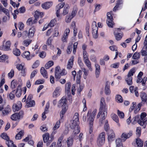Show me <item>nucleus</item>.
Segmentation results:
<instances>
[{"mask_svg":"<svg viewBox=\"0 0 147 147\" xmlns=\"http://www.w3.org/2000/svg\"><path fill=\"white\" fill-rule=\"evenodd\" d=\"M30 53L26 51L23 54V57L26 58L28 60H30L32 58V57L30 55Z\"/></svg>","mask_w":147,"mask_h":147,"instance_id":"obj_27","label":"nucleus"},{"mask_svg":"<svg viewBox=\"0 0 147 147\" xmlns=\"http://www.w3.org/2000/svg\"><path fill=\"white\" fill-rule=\"evenodd\" d=\"M11 43L10 41L6 42L5 45H3L0 47V49L5 51H8L10 50Z\"/></svg>","mask_w":147,"mask_h":147,"instance_id":"obj_15","label":"nucleus"},{"mask_svg":"<svg viewBox=\"0 0 147 147\" xmlns=\"http://www.w3.org/2000/svg\"><path fill=\"white\" fill-rule=\"evenodd\" d=\"M129 90L130 92H138V88L137 87H134L133 86H131L129 87Z\"/></svg>","mask_w":147,"mask_h":147,"instance_id":"obj_49","label":"nucleus"},{"mask_svg":"<svg viewBox=\"0 0 147 147\" xmlns=\"http://www.w3.org/2000/svg\"><path fill=\"white\" fill-rule=\"evenodd\" d=\"M72 121H74L75 122H76L77 123H79V120L78 117V114L77 113H75L74 115Z\"/></svg>","mask_w":147,"mask_h":147,"instance_id":"obj_32","label":"nucleus"},{"mask_svg":"<svg viewBox=\"0 0 147 147\" xmlns=\"http://www.w3.org/2000/svg\"><path fill=\"white\" fill-rule=\"evenodd\" d=\"M22 106L21 102L20 101H18L16 104H14L12 106L13 111L15 112L18 111L21 109Z\"/></svg>","mask_w":147,"mask_h":147,"instance_id":"obj_14","label":"nucleus"},{"mask_svg":"<svg viewBox=\"0 0 147 147\" xmlns=\"http://www.w3.org/2000/svg\"><path fill=\"white\" fill-rule=\"evenodd\" d=\"M68 37V36H67V35H65L63 34L61 38V40L62 42H67Z\"/></svg>","mask_w":147,"mask_h":147,"instance_id":"obj_64","label":"nucleus"},{"mask_svg":"<svg viewBox=\"0 0 147 147\" xmlns=\"http://www.w3.org/2000/svg\"><path fill=\"white\" fill-rule=\"evenodd\" d=\"M71 84L70 82H68L65 85V91L67 92H70L71 89Z\"/></svg>","mask_w":147,"mask_h":147,"instance_id":"obj_40","label":"nucleus"},{"mask_svg":"<svg viewBox=\"0 0 147 147\" xmlns=\"http://www.w3.org/2000/svg\"><path fill=\"white\" fill-rule=\"evenodd\" d=\"M82 70L84 73L83 75L84 78L86 79V76L88 75V71L86 70L85 68H82Z\"/></svg>","mask_w":147,"mask_h":147,"instance_id":"obj_60","label":"nucleus"},{"mask_svg":"<svg viewBox=\"0 0 147 147\" xmlns=\"http://www.w3.org/2000/svg\"><path fill=\"white\" fill-rule=\"evenodd\" d=\"M78 43L77 42H75L73 45V53L74 54H75L76 52V49L77 47Z\"/></svg>","mask_w":147,"mask_h":147,"instance_id":"obj_61","label":"nucleus"},{"mask_svg":"<svg viewBox=\"0 0 147 147\" xmlns=\"http://www.w3.org/2000/svg\"><path fill=\"white\" fill-rule=\"evenodd\" d=\"M78 11V9L76 7H74L72 11L71 15H70L71 18H73L76 15L77 11Z\"/></svg>","mask_w":147,"mask_h":147,"instance_id":"obj_44","label":"nucleus"},{"mask_svg":"<svg viewBox=\"0 0 147 147\" xmlns=\"http://www.w3.org/2000/svg\"><path fill=\"white\" fill-rule=\"evenodd\" d=\"M111 116L113 120L117 123L118 126H120V125L119 123V120L117 115L116 114L113 113L111 114Z\"/></svg>","mask_w":147,"mask_h":147,"instance_id":"obj_26","label":"nucleus"},{"mask_svg":"<svg viewBox=\"0 0 147 147\" xmlns=\"http://www.w3.org/2000/svg\"><path fill=\"white\" fill-rule=\"evenodd\" d=\"M140 57V53L138 52L135 53L132 56V58L134 59H139Z\"/></svg>","mask_w":147,"mask_h":147,"instance_id":"obj_42","label":"nucleus"},{"mask_svg":"<svg viewBox=\"0 0 147 147\" xmlns=\"http://www.w3.org/2000/svg\"><path fill=\"white\" fill-rule=\"evenodd\" d=\"M108 139L109 141H111L115 137V135L114 131L112 129H110L108 131Z\"/></svg>","mask_w":147,"mask_h":147,"instance_id":"obj_13","label":"nucleus"},{"mask_svg":"<svg viewBox=\"0 0 147 147\" xmlns=\"http://www.w3.org/2000/svg\"><path fill=\"white\" fill-rule=\"evenodd\" d=\"M13 53L14 55L17 56H19L21 54V52L20 50L16 48L13 49Z\"/></svg>","mask_w":147,"mask_h":147,"instance_id":"obj_35","label":"nucleus"},{"mask_svg":"<svg viewBox=\"0 0 147 147\" xmlns=\"http://www.w3.org/2000/svg\"><path fill=\"white\" fill-rule=\"evenodd\" d=\"M133 119L135 121H137L138 123L141 126L143 127L144 128H145L147 124V120L146 119H140V116L137 115L134 117Z\"/></svg>","mask_w":147,"mask_h":147,"instance_id":"obj_5","label":"nucleus"},{"mask_svg":"<svg viewBox=\"0 0 147 147\" xmlns=\"http://www.w3.org/2000/svg\"><path fill=\"white\" fill-rule=\"evenodd\" d=\"M68 9L69 6L65 7L63 13V15H65L68 13Z\"/></svg>","mask_w":147,"mask_h":147,"instance_id":"obj_59","label":"nucleus"},{"mask_svg":"<svg viewBox=\"0 0 147 147\" xmlns=\"http://www.w3.org/2000/svg\"><path fill=\"white\" fill-rule=\"evenodd\" d=\"M11 110L9 106L7 107L3 111L2 113L4 115H7L11 111Z\"/></svg>","mask_w":147,"mask_h":147,"instance_id":"obj_33","label":"nucleus"},{"mask_svg":"<svg viewBox=\"0 0 147 147\" xmlns=\"http://www.w3.org/2000/svg\"><path fill=\"white\" fill-rule=\"evenodd\" d=\"M144 46L142 49L141 51V53L142 56H144L147 55V50H144V49H147V35L145 37L144 42Z\"/></svg>","mask_w":147,"mask_h":147,"instance_id":"obj_11","label":"nucleus"},{"mask_svg":"<svg viewBox=\"0 0 147 147\" xmlns=\"http://www.w3.org/2000/svg\"><path fill=\"white\" fill-rule=\"evenodd\" d=\"M120 31V29L119 28H117L115 29L114 32L115 39L117 40H120L123 36L122 33L119 32Z\"/></svg>","mask_w":147,"mask_h":147,"instance_id":"obj_10","label":"nucleus"},{"mask_svg":"<svg viewBox=\"0 0 147 147\" xmlns=\"http://www.w3.org/2000/svg\"><path fill=\"white\" fill-rule=\"evenodd\" d=\"M23 135V132L22 131H20L16 136V138L17 140H20L21 139Z\"/></svg>","mask_w":147,"mask_h":147,"instance_id":"obj_38","label":"nucleus"},{"mask_svg":"<svg viewBox=\"0 0 147 147\" xmlns=\"http://www.w3.org/2000/svg\"><path fill=\"white\" fill-rule=\"evenodd\" d=\"M8 58V56L5 55H2L0 57V62H5V60Z\"/></svg>","mask_w":147,"mask_h":147,"instance_id":"obj_39","label":"nucleus"},{"mask_svg":"<svg viewBox=\"0 0 147 147\" xmlns=\"http://www.w3.org/2000/svg\"><path fill=\"white\" fill-rule=\"evenodd\" d=\"M95 66L96 68L95 75L96 78H98L100 74V65L97 64H95Z\"/></svg>","mask_w":147,"mask_h":147,"instance_id":"obj_20","label":"nucleus"},{"mask_svg":"<svg viewBox=\"0 0 147 147\" xmlns=\"http://www.w3.org/2000/svg\"><path fill=\"white\" fill-rule=\"evenodd\" d=\"M26 106L28 108L33 107L35 105V102L34 100H26Z\"/></svg>","mask_w":147,"mask_h":147,"instance_id":"obj_22","label":"nucleus"},{"mask_svg":"<svg viewBox=\"0 0 147 147\" xmlns=\"http://www.w3.org/2000/svg\"><path fill=\"white\" fill-rule=\"evenodd\" d=\"M60 67L57 66L55 68V76L56 78H59V74L60 72Z\"/></svg>","mask_w":147,"mask_h":147,"instance_id":"obj_21","label":"nucleus"},{"mask_svg":"<svg viewBox=\"0 0 147 147\" xmlns=\"http://www.w3.org/2000/svg\"><path fill=\"white\" fill-rule=\"evenodd\" d=\"M44 143L48 142L50 143L53 140V136H50L48 133H46L42 135Z\"/></svg>","mask_w":147,"mask_h":147,"instance_id":"obj_7","label":"nucleus"},{"mask_svg":"<svg viewBox=\"0 0 147 147\" xmlns=\"http://www.w3.org/2000/svg\"><path fill=\"white\" fill-rule=\"evenodd\" d=\"M116 100L117 102H123L122 96L119 95H117L116 96Z\"/></svg>","mask_w":147,"mask_h":147,"instance_id":"obj_46","label":"nucleus"},{"mask_svg":"<svg viewBox=\"0 0 147 147\" xmlns=\"http://www.w3.org/2000/svg\"><path fill=\"white\" fill-rule=\"evenodd\" d=\"M105 90L106 92H109L110 91V87L108 82H107L106 83L105 85Z\"/></svg>","mask_w":147,"mask_h":147,"instance_id":"obj_54","label":"nucleus"},{"mask_svg":"<svg viewBox=\"0 0 147 147\" xmlns=\"http://www.w3.org/2000/svg\"><path fill=\"white\" fill-rule=\"evenodd\" d=\"M107 23L108 26L112 28L113 25V18L110 13H107Z\"/></svg>","mask_w":147,"mask_h":147,"instance_id":"obj_9","label":"nucleus"},{"mask_svg":"<svg viewBox=\"0 0 147 147\" xmlns=\"http://www.w3.org/2000/svg\"><path fill=\"white\" fill-rule=\"evenodd\" d=\"M53 65V62L52 61H49L45 65L46 69H49Z\"/></svg>","mask_w":147,"mask_h":147,"instance_id":"obj_45","label":"nucleus"},{"mask_svg":"<svg viewBox=\"0 0 147 147\" xmlns=\"http://www.w3.org/2000/svg\"><path fill=\"white\" fill-rule=\"evenodd\" d=\"M51 6V3L50 2H46L42 5V8L45 9H47L49 8Z\"/></svg>","mask_w":147,"mask_h":147,"instance_id":"obj_29","label":"nucleus"},{"mask_svg":"<svg viewBox=\"0 0 147 147\" xmlns=\"http://www.w3.org/2000/svg\"><path fill=\"white\" fill-rule=\"evenodd\" d=\"M121 140L119 138L116 140L115 142L116 147H123L121 143Z\"/></svg>","mask_w":147,"mask_h":147,"instance_id":"obj_31","label":"nucleus"},{"mask_svg":"<svg viewBox=\"0 0 147 147\" xmlns=\"http://www.w3.org/2000/svg\"><path fill=\"white\" fill-rule=\"evenodd\" d=\"M43 16V13L41 12H40L36 10L35 13L34 17L36 19H38L39 18H42Z\"/></svg>","mask_w":147,"mask_h":147,"instance_id":"obj_24","label":"nucleus"},{"mask_svg":"<svg viewBox=\"0 0 147 147\" xmlns=\"http://www.w3.org/2000/svg\"><path fill=\"white\" fill-rule=\"evenodd\" d=\"M97 112V110L94 109L92 112L91 114L88 118V121L89 123V132L91 134L92 133L93 130V122L94 121L95 116Z\"/></svg>","mask_w":147,"mask_h":147,"instance_id":"obj_3","label":"nucleus"},{"mask_svg":"<svg viewBox=\"0 0 147 147\" xmlns=\"http://www.w3.org/2000/svg\"><path fill=\"white\" fill-rule=\"evenodd\" d=\"M145 102H144L142 101V102H141L139 103L137 107V108H136V110L138 111H139L140 110L141 107L143 106Z\"/></svg>","mask_w":147,"mask_h":147,"instance_id":"obj_52","label":"nucleus"},{"mask_svg":"<svg viewBox=\"0 0 147 147\" xmlns=\"http://www.w3.org/2000/svg\"><path fill=\"white\" fill-rule=\"evenodd\" d=\"M65 4V3L63 2L59 4L56 6V13L57 17H60V9L63 7Z\"/></svg>","mask_w":147,"mask_h":147,"instance_id":"obj_16","label":"nucleus"},{"mask_svg":"<svg viewBox=\"0 0 147 147\" xmlns=\"http://www.w3.org/2000/svg\"><path fill=\"white\" fill-rule=\"evenodd\" d=\"M74 57L72 56L69 60L67 65V68L69 69H71L73 67Z\"/></svg>","mask_w":147,"mask_h":147,"instance_id":"obj_18","label":"nucleus"},{"mask_svg":"<svg viewBox=\"0 0 147 147\" xmlns=\"http://www.w3.org/2000/svg\"><path fill=\"white\" fill-rule=\"evenodd\" d=\"M132 135V133L130 132L128 133H123L121 136V138L123 141L124 142L126 139L129 138Z\"/></svg>","mask_w":147,"mask_h":147,"instance_id":"obj_17","label":"nucleus"},{"mask_svg":"<svg viewBox=\"0 0 147 147\" xmlns=\"http://www.w3.org/2000/svg\"><path fill=\"white\" fill-rule=\"evenodd\" d=\"M2 11L5 13L9 18L10 17L9 11L8 9H6L5 8L4 9H2Z\"/></svg>","mask_w":147,"mask_h":147,"instance_id":"obj_63","label":"nucleus"},{"mask_svg":"<svg viewBox=\"0 0 147 147\" xmlns=\"http://www.w3.org/2000/svg\"><path fill=\"white\" fill-rule=\"evenodd\" d=\"M146 113L144 112L142 113L140 116V119H141L142 120V119H147V118L146 117Z\"/></svg>","mask_w":147,"mask_h":147,"instance_id":"obj_56","label":"nucleus"},{"mask_svg":"<svg viewBox=\"0 0 147 147\" xmlns=\"http://www.w3.org/2000/svg\"><path fill=\"white\" fill-rule=\"evenodd\" d=\"M137 78L138 79L137 80V83H141L142 84L143 86L142 89L143 90H144L146 88V87L145 85V83L147 80V78L144 77L143 79L140 78Z\"/></svg>","mask_w":147,"mask_h":147,"instance_id":"obj_12","label":"nucleus"},{"mask_svg":"<svg viewBox=\"0 0 147 147\" xmlns=\"http://www.w3.org/2000/svg\"><path fill=\"white\" fill-rule=\"evenodd\" d=\"M141 133V128L140 127H138L137 128L136 130V134L138 137L140 136Z\"/></svg>","mask_w":147,"mask_h":147,"instance_id":"obj_57","label":"nucleus"},{"mask_svg":"<svg viewBox=\"0 0 147 147\" xmlns=\"http://www.w3.org/2000/svg\"><path fill=\"white\" fill-rule=\"evenodd\" d=\"M31 42L32 40L30 39L25 40L23 42L24 45L27 47L31 43Z\"/></svg>","mask_w":147,"mask_h":147,"instance_id":"obj_51","label":"nucleus"},{"mask_svg":"<svg viewBox=\"0 0 147 147\" xmlns=\"http://www.w3.org/2000/svg\"><path fill=\"white\" fill-rule=\"evenodd\" d=\"M140 96L142 101L144 102H146L147 101V95L145 92H141Z\"/></svg>","mask_w":147,"mask_h":147,"instance_id":"obj_30","label":"nucleus"},{"mask_svg":"<svg viewBox=\"0 0 147 147\" xmlns=\"http://www.w3.org/2000/svg\"><path fill=\"white\" fill-rule=\"evenodd\" d=\"M56 22V19H54L51 21L48 26H50L51 27H53L54 26V25Z\"/></svg>","mask_w":147,"mask_h":147,"instance_id":"obj_58","label":"nucleus"},{"mask_svg":"<svg viewBox=\"0 0 147 147\" xmlns=\"http://www.w3.org/2000/svg\"><path fill=\"white\" fill-rule=\"evenodd\" d=\"M135 68H132V69L130 70L127 76L132 77L131 76L133 75L135 73Z\"/></svg>","mask_w":147,"mask_h":147,"instance_id":"obj_43","label":"nucleus"},{"mask_svg":"<svg viewBox=\"0 0 147 147\" xmlns=\"http://www.w3.org/2000/svg\"><path fill=\"white\" fill-rule=\"evenodd\" d=\"M132 77L130 76H127V77L125 78V81L128 85H131L132 84Z\"/></svg>","mask_w":147,"mask_h":147,"instance_id":"obj_37","label":"nucleus"},{"mask_svg":"<svg viewBox=\"0 0 147 147\" xmlns=\"http://www.w3.org/2000/svg\"><path fill=\"white\" fill-rule=\"evenodd\" d=\"M92 27L93 32H92V36L94 38H97L98 37L97 34L98 28L96 25V22H93L92 23Z\"/></svg>","mask_w":147,"mask_h":147,"instance_id":"obj_8","label":"nucleus"},{"mask_svg":"<svg viewBox=\"0 0 147 147\" xmlns=\"http://www.w3.org/2000/svg\"><path fill=\"white\" fill-rule=\"evenodd\" d=\"M136 143L137 146L139 147H141L143 146V143L140 138L136 139Z\"/></svg>","mask_w":147,"mask_h":147,"instance_id":"obj_41","label":"nucleus"},{"mask_svg":"<svg viewBox=\"0 0 147 147\" xmlns=\"http://www.w3.org/2000/svg\"><path fill=\"white\" fill-rule=\"evenodd\" d=\"M117 114L118 116L121 118H123L124 116V114L123 112L119 110L117 111Z\"/></svg>","mask_w":147,"mask_h":147,"instance_id":"obj_62","label":"nucleus"},{"mask_svg":"<svg viewBox=\"0 0 147 147\" xmlns=\"http://www.w3.org/2000/svg\"><path fill=\"white\" fill-rule=\"evenodd\" d=\"M35 31V28L33 27L29 29V32L28 33L29 38L32 37L33 36Z\"/></svg>","mask_w":147,"mask_h":147,"instance_id":"obj_28","label":"nucleus"},{"mask_svg":"<svg viewBox=\"0 0 147 147\" xmlns=\"http://www.w3.org/2000/svg\"><path fill=\"white\" fill-rule=\"evenodd\" d=\"M77 123L74 121L71 120L70 124L71 128L74 129L72 133V136L74 137H75V135H77L80 131V128L78 126L79 123Z\"/></svg>","mask_w":147,"mask_h":147,"instance_id":"obj_4","label":"nucleus"},{"mask_svg":"<svg viewBox=\"0 0 147 147\" xmlns=\"http://www.w3.org/2000/svg\"><path fill=\"white\" fill-rule=\"evenodd\" d=\"M101 114V117L99 121V123L100 125L103 124L107 115V108L106 107L105 100L103 98H102L100 100V108L99 112L97 116V118H99Z\"/></svg>","mask_w":147,"mask_h":147,"instance_id":"obj_1","label":"nucleus"},{"mask_svg":"<svg viewBox=\"0 0 147 147\" xmlns=\"http://www.w3.org/2000/svg\"><path fill=\"white\" fill-rule=\"evenodd\" d=\"M108 121L107 120H106L105 121L104 125L105 129L107 131H108L109 130V124L108 123Z\"/></svg>","mask_w":147,"mask_h":147,"instance_id":"obj_47","label":"nucleus"},{"mask_svg":"<svg viewBox=\"0 0 147 147\" xmlns=\"http://www.w3.org/2000/svg\"><path fill=\"white\" fill-rule=\"evenodd\" d=\"M40 73L45 78H47L48 74L46 70L43 67H42L40 70Z\"/></svg>","mask_w":147,"mask_h":147,"instance_id":"obj_25","label":"nucleus"},{"mask_svg":"<svg viewBox=\"0 0 147 147\" xmlns=\"http://www.w3.org/2000/svg\"><path fill=\"white\" fill-rule=\"evenodd\" d=\"M66 97L65 96L63 97L58 102V107H61L62 108V110L60 113V117L61 119L63 117L68 109Z\"/></svg>","mask_w":147,"mask_h":147,"instance_id":"obj_2","label":"nucleus"},{"mask_svg":"<svg viewBox=\"0 0 147 147\" xmlns=\"http://www.w3.org/2000/svg\"><path fill=\"white\" fill-rule=\"evenodd\" d=\"M1 136L3 139L6 140V141L9 140L8 136L5 133L2 134L1 135Z\"/></svg>","mask_w":147,"mask_h":147,"instance_id":"obj_50","label":"nucleus"},{"mask_svg":"<svg viewBox=\"0 0 147 147\" xmlns=\"http://www.w3.org/2000/svg\"><path fill=\"white\" fill-rule=\"evenodd\" d=\"M75 137H74L72 136V134L71 137H69L67 140V144L68 146H71L72 145L73 142V138L75 139Z\"/></svg>","mask_w":147,"mask_h":147,"instance_id":"obj_23","label":"nucleus"},{"mask_svg":"<svg viewBox=\"0 0 147 147\" xmlns=\"http://www.w3.org/2000/svg\"><path fill=\"white\" fill-rule=\"evenodd\" d=\"M6 144L7 145L8 147H12L14 144L13 142L11 140H9L6 141Z\"/></svg>","mask_w":147,"mask_h":147,"instance_id":"obj_55","label":"nucleus"},{"mask_svg":"<svg viewBox=\"0 0 147 147\" xmlns=\"http://www.w3.org/2000/svg\"><path fill=\"white\" fill-rule=\"evenodd\" d=\"M105 140L101 139L98 138L97 140V144L99 146H102L104 143Z\"/></svg>","mask_w":147,"mask_h":147,"instance_id":"obj_36","label":"nucleus"},{"mask_svg":"<svg viewBox=\"0 0 147 147\" xmlns=\"http://www.w3.org/2000/svg\"><path fill=\"white\" fill-rule=\"evenodd\" d=\"M60 124V120L58 121L56 123L55 125L53 128V129L55 130L58 129L59 127Z\"/></svg>","mask_w":147,"mask_h":147,"instance_id":"obj_53","label":"nucleus"},{"mask_svg":"<svg viewBox=\"0 0 147 147\" xmlns=\"http://www.w3.org/2000/svg\"><path fill=\"white\" fill-rule=\"evenodd\" d=\"M24 112L23 111H20L18 113H15L12 115L11 119L13 121L19 120L22 118L24 115Z\"/></svg>","mask_w":147,"mask_h":147,"instance_id":"obj_6","label":"nucleus"},{"mask_svg":"<svg viewBox=\"0 0 147 147\" xmlns=\"http://www.w3.org/2000/svg\"><path fill=\"white\" fill-rule=\"evenodd\" d=\"M84 62L89 70L90 71H92V69L91 66V63L89 60L85 61H84Z\"/></svg>","mask_w":147,"mask_h":147,"instance_id":"obj_34","label":"nucleus"},{"mask_svg":"<svg viewBox=\"0 0 147 147\" xmlns=\"http://www.w3.org/2000/svg\"><path fill=\"white\" fill-rule=\"evenodd\" d=\"M49 107V103L48 102L46 105L45 108V111L42 114V120H45L46 118V116L45 115V114L48 113V109Z\"/></svg>","mask_w":147,"mask_h":147,"instance_id":"obj_19","label":"nucleus"},{"mask_svg":"<svg viewBox=\"0 0 147 147\" xmlns=\"http://www.w3.org/2000/svg\"><path fill=\"white\" fill-rule=\"evenodd\" d=\"M83 56L84 61L89 60L88 55L86 51H83Z\"/></svg>","mask_w":147,"mask_h":147,"instance_id":"obj_48","label":"nucleus"}]
</instances>
